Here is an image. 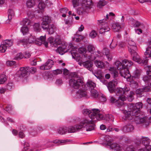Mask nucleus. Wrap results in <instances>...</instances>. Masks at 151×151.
Returning a JSON list of instances; mask_svg holds the SVG:
<instances>
[{
  "label": "nucleus",
  "mask_w": 151,
  "mask_h": 151,
  "mask_svg": "<svg viewBox=\"0 0 151 151\" xmlns=\"http://www.w3.org/2000/svg\"><path fill=\"white\" fill-rule=\"evenodd\" d=\"M29 67H26L21 68L17 73V75L19 77L22 78L25 77L27 74Z\"/></svg>",
  "instance_id": "dca6fc26"
},
{
  "label": "nucleus",
  "mask_w": 151,
  "mask_h": 151,
  "mask_svg": "<svg viewBox=\"0 0 151 151\" xmlns=\"http://www.w3.org/2000/svg\"><path fill=\"white\" fill-rule=\"evenodd\" d=\"M52 72L54 75H56L61 73L62 71L60 70L57 69L53 70Z\"/></svg>",
  "instance_id": "bf43d9fd"
},
{
  "label": "nucleus",
  "mask_w": 151,
  "mask_h": 151,
  "mask_svg": "<svg viewBox=\"0 0 151 151\" xmlns=\"http://www.w3.org/2000/svg\"><path fill=\"white\" fill-rule=\"evenodd\" d=\"M128 50L130 52L136 51L137 49L136 45L132 39L130 38L128 40Z\"/></svg>",
  "instance_id": "ddd939ff"
},
{
  "label": "nucleus",
  "mask_w": 151,
  "mask_h": 151,
  "mask_svg": "<svg viewBox=\"0 0 151 151\" xmlns=\"http://www.w3.org/2000/svg\"><path fill=\"white\" fill-rule=\"evenodd\" d=\"M35 4V2L34 0H29L27 1L26 5L28 8H31L33 7Z\"/></svg>",
  "instance_id": "e433bc0d"
},
{
  "label": "nucleus",
  "mask_w": 151,
  "mask_h": 151,
  "mask_svg": "<svg viewBox=\"0 0 151 151\" xmlns=\"http://www.w3.org/2000/svg\"><path fill=\"white\" fill-rule=\"evenodd\" d=\"M70 76L71 78L69 80L70 86L74 89L81 88L84 85L83 82L81 78L78 76L76 72L71 73Z\"/></svg>",
  "instance_id": "20e7f679"
},
{
  "label": "nucleus",
  "mask_w": 151,
  "mask_h": 151,
  "mask_svg": "<svg viewBox=\"0 0 151 151\" xmlns=\"http://www.w3.org/2000/svg\"><path fill=\"white\" fill-rule=\"evenodd\" d=\"M151 90V88L149 87L145 86L142 88L137 89L136 91V93L138 96L141 97L143 96L142 93L144 92L149 91Z\"/></svg>",
  "instance_id": "2eb2a0df"
},
{
  "label": "nucleus",
  "mask_w": 151,
  "mask_h": 151,
  "mask_svg": "<svg viewBox=\"0 0 151 151\" xmlns=\"http://www.w3.org/2000/svg\"><path fill=\"white\" fill-rule=\"evenodd\" d=\"M92 121L87 119H82L78 124L74 126H70L68 128V133H74L78 131L82 128H86V131H91L94 129V127L92 125Z\"/></svg>",
  "instance_id": "f257e3e1"
},
{
  "label": "nucleus",
  "mask_w": 151,
  "mask_h": 151,
  "mask_svg": "<svg viewBox=\"0 0 151 151\" xmlns=\"http://www.w3.org/2000/svg\"><path fill=\"white\" fill-rule=\"evenodd\" d=\"M82 113L84 115H88L89 117L91 119H86L92 121V123L91 124L94 127V126L93 124L94 122L97 120L104 119L103 115L100 113V111L98 109H94L91 111L88 109H84L82 111Z\"/></svg>",
  "instance_id": "7ed1b4c3"
},
{
  "label": "nucleus",
  "mask_w": 151,
  "mask_h": 151,
  "mask_svg": "<svg viewBox=\"0 0 151 151\" xmlns=\"http://www.w3.org/2000/svg\"><path fill=\"white\" fill-rule=\"evenodd\" d=\"M95 64L99 68H103L105 67V64L101 61L96 60L95 62Z\"/></svg>",
  "instance_id": "cd10ccee"
},
{
  "label": "nucleus",
  "mask_w": 151,
  "mask_h": 151,
  "mask_svg": "<svg viewBox=\"0 0 151 151\" xmlns=\"http://www.w3.org/2000/svg\"><path fill=\"white\" fill-rule=\"evenodd\" d=\"M7 48V46L5 45L4 44L3 42H2L0 46V52H4L6 51Z\"/></svg>",
  "instance_id": "79ce46f5"
},
{
  "label": "nucleus",
  "mask_w": 151,
  "mask_h": 151,
  "mask_svg": "<svg viewBox=\"0 0 151 151\" xmlns=\"http://www.w3.org/2000/svg\"><path fill=\"white\" fill-rule=\"evenodd\" d=\"M124 115L122 117V120L124 121L127 119L131 120L133 119V117L132 116L131 113V112L129 111H127L125 110L124 111Z\"/></svg>",
  "instance_id": "aec40b11"
},
{
  "label": "nucleus",
  "mask_w": 151,
  "mask_h": 151,
  "mask_svg": "<svg viewBox=\"0 0 151 151\" xmlns=\"http://www.w3.org/2000/svg\"><path fill=\"white\" fill-rule=\"evenodd\" d=\"M111 74L114 77V78H115L118 76L119 73L118 71H117L116 68L113 66H112L109 67V69Z\"/></svg>",
  "instance_id": "4be33fe9"
},
{
  "label": "nucleus",
  "mask_w": 151,
  "mask_h": 151,
  "mask_svg": "<svg viewBox=\"0 0 151 151\" xmlns=\"http://www.w3.org/2000/svg\"><path fill=\"white\" fill-rule=\"evenodd\" d=\"M6 76L4 74L0 75V84H3L6 81Z\"/></svg>",
  "instance_id": "37998d69"
},
{
  "label": "nucleus",
  "mask_w": 151,
  "mask_h": 151,
  "mask_svg": "<svg viewBox=\"0 0 151 151\" xmlns=\"http://www.w3.org/2000/svg\"><path fill=\"white\" fill-rule=\"evenodd\" d=\"M72 3L74 7L78 6L79 4L78 0H73Z\"/></svg>",
  "instance_id": "4d7b16f0"
},
{
  "label": "nucleus",
  "mask_w": 151,
  "mask_h": 151,
  "mask_svg": "<svg viewBox=\"0 0 151 151\" xmlns=\"http://www.w3.org/2000/svg\"><path fill=\"white\" fill-rule=\"evenodd\" d=\"M30 22V21L28 19H24L22 21V22L20 23V24L21 25H24L27 24H28L29 22Z\"/></svg>",
  "instance_id": "5fc2aeb1"
},
{
  "label": "nucleus",
  "mask_w": 151,
  "mask_h": 151,
  "mask_svg": "<svg viewBox=\"0 0 151 151\" xmlns=\"http://www.w3.org/2000/svg\"><path fill=\"white\" fill-rule=\"evenodd\" d=\"M13 86V84L12 82H9L7 83L6 86V89L10 90Z\"/></svg>",
  "instance_id": "e2e57ef3"
},
{
  "label": "nucleus",
  "mask_w": 151,
  "mask_h": 151,
  "mask_svg": "<svg viewBox=\"0 0 151 151\" xmlns=\"http://www.w3.org/2000/svg\"><path fill=\"white\" fill-rule=\"evenodd\" d=\"M122 64L123 68L128 69L132 65L133 63L131 60L125 59L122 61Z\"/></svg>",
  "instance_id": "b1692460"
},
{
  "label": "nucleus",
  "mask_w": 151,
  "mask_h": 151,
  "mask_svg": "<svg viewBox=\"0 0 151 151\" xmlns=\"http://www.w3.org/2000/svg\"><path fill=\"white\" fill-rule=\"evenodd\" d=\"M78 51L80 53L83 54V55L84 57H85V58H87V57L84 56L86 52H87L86 48L84 47L80 48L79 49Z\"/></svg>",
  "instance_id": "c03bdc74"
},
{
  "label": "nucleus",
  "mask_w": 151,
  "mask_h": 151,
  "mask_svg": "<svg viewBox=\"0 0 151 151\" xmlns=\"http://www.w3.org/2000/svg\"><path fill=\"white\" fill-rule=\"evenodd\" d=\"M134 92L132 91H131L130 94L127 96V99L129 101L131 102L132 101L134 98Z\"/></svg>",
  "instance_id": "a18cd8bd"
},
{
  "label": "nucleus",
  "mask_w": 151,
  "mask_h": 151,
  "mask_svg": "<svg viewBox=\"0 0 151 151\" xmlns=\"http://www.w3.org/2000/svg\"><path fill=\"white\" fill-rule=\"evenodd\" d=\"M101 56L102 55V54L105 55L107 59L109 60H111L112 58V55L110 54V51L107 48L104 47L102 50V53L101 52Z\"/></svg>",
  "instance_id": "6ab92c4d"
},
{
  "label": "nucleus",
  "mask_w": 151,
  "mask_h": 151,
  "mask_svg": "<svg viewBox=\"0 0 151 151\" xmlns=\"http://www.w3.org/2000/svg\"><path fill=\"white\" fill-rule=\"evenodd\" d=\"M85 3H84L86 8L91 9L93 6V3L92 0H84Z\"/></svg>",
  "instance_id": "bb28decb"
},
{
  "label": "nucleus",
  "mask_w": 151,
  "mask_h": 151,
  "mask_svg": "<svg viewBox=\"0 0 151 151\" xmlns=\"http://www.w3.org/2000/svg\"><path fill=\"white\" fill-rule=\"evenodd\" d=\"M116 95L119 96L118 101L121 100L122 101H124L126 100V98L124 94V91H123V88H117L116 90Z\"/></svg>",
  "instance_id": "1a4fd4ad"
},
{
  "label": "nucleus",
  "mask_w": 151,
  "mask_h": 151,
  "mask_svg": "<svg viewBox=\"0 0 151 151\" xmlns=\"http://www.w3.org/2000/svg\"><path fill=\"white\" fill-rule=\"evenodd\" d=\"M123 129L124 131L125 132L132 131L134 129V127L132 125H128L125 126Z\"/></svg>",
  "instance_id": "72a5a7b5"
},
{
  "label": "nucleus",
  "mask_w": 151,
  "mask_h": 151,
  "mask_svg": "<svg viewBox=\"0 0 151 151\" xmlns=\"http://www.w3.org/2000/svg\"><path fill=\"white\" fill-rule=\"evenodd\" d=\"M54 65V62L51 59H48L44 65L40 66V69L42 70H47L50 69Z\"/></svg>",
  "instance_id": "f8f14e48"
},
{
  "label": "nucleus",
  "mask_w": 151,
  "mask_h": 151,
  "mask_svg": "<svg viewBox=\"0 0 151 151\" xmlns=\"http://www.w3.org/2000/svg\"><path fill=\"white\" fill-rule=\"evenodd\" d=\"M73 58L78 62V64L80 66L82 65V63L85 59V57L83 55L81 57L77 53L72 52L71 53Z\"/></svg>",
  "instance_id": "9d476101"
},
{
  "label": "nucleus",
  "mask_w": 151,
  "mask_h": 151,
  "mask_svg": "<svg viewBox=\"0 0 151 151\" xmlns=\"http://www.w3.org/2000/svg\"><path fill=\"white\" fill-rule=\"evenodd\" d=\"M33 27L35 31H40V24L39 23H35Z\"/></svg>",
  "instance_id": "8fccbe9b"
},
{
  "label": "nucleus",
  "mask_w": 151,
  "mask_h": 151,
  "mask_svg": "<svg viewBox=\"0 0 151 151\" xmlns=\"http://www.w3.org/2000/svg\"><path fill=\"white\" fill-rule=\"evenodd\" d=\"M119 73L121 76L126 79L129 78L131 77L128 69L123 68L119 70Z\"/></svg>",
  "instance_id": "f3484780"
},
{
  "label": "nucleus",
  "mask_w": 151,
  "mask_h": 151,
  "mask_svg": "<svg viewBox=\"0 0 151 151\" xmlns=\"http://www.w3.org/2000/svg\"><path fill=\"white\" fill-rule=\"evenodd\" d=\"M143 80L145 82L148 83L151 82V76L147 75V76H145L143 77Z\"/></svg>",
  "instance_id": "49530a36"
},
{
  "label": "nucleus",
  "mask_w": 151,
  "mask_h": 151,
  "mask_svg": "<svg viewBox=\"0 0 151 151\" xmlns=\"http://www.w3.org/2000/svg\"><path fill=\"white\" fill-rule=\"evenodd\" d=\"M117 45V43L114 42H112L110 44V46L111 48L112 49H114Z\"/></svg>",
  "instance_id": "774afa93"
},
{
  "label": "nucleus",
  "mask_w": 151,
  "mask_h": 151,
  "mask_svg": "<svg viewBox=\"0 0 151 151\" xmlns=\"http://www.w3.org/2000/svg\"><path fill=\"white\" fill-rule=\"evenodd\" d=\"M48 28L47 31L50 34H53L56 29V27L54 24L50 25Z\"/></svg>",
  "instance_id": "c756f323"
},
{
  "label": "nucleus",
  "mask_w": 151,
  "mask_h": 151,
  "mask_svg": "<svg viewBox=\"0 0 151 151\" xmlns=\"http://www.w3.org/2000/svg\"><path fill=\"white\" fill-rule=\"evenodd\" d=\"M25 48L29 47L30 44L35 43L39 45L43 43L45 47H47L48 43L45 41V36H41L39 38H36L35 36L32 35H30L28 39L24 38L20 41Z\"/></svg>",
  "instance_id": "f03ea898"
},
{
  "label": "nucleus",
  "mask_w": 151,
  "mask_h": 151,
  "mask_svg": "<svg viewBox=\"0 0 151 151\" xmlns=\"http://www.w3.org/2000/svg\"><path fill=\"white\" fill-rule=\"evenodd\" d=\"M124 109L128 107L129 110H130V111L131 112V114L133 117V118H134V116L139 115V110L135 108L133 104H130L128 106L126 104L124 105Z\"/></svg>",
  "instance_id": "6e6552de"
},
{
  "label": "nucleus",
  "mask_w": 151,
  "mask_h": 151,
  "mask_svg": "<svg viewBox=\"0 0 151 151\" xmlns=\"http://www.w3.org/2000/svg\"><path fill=\"white\" fill-rule=\"evenodd\" d=\"M2 42L4 44L7 46V47L11 46L13 43V41L12 40H6Z\"/></svg>",
  "instance_id": "7c9ffc66"
},
{
  "label": "nucleus",
  "mask_w": 151,
  "mask_h": 151,
  "mask_svg": "<svg viewBox=\"0 0 151 151\" xmlns=\"http://www.w3.org/2000/svg\"><path fill=\"white\" fill-rule=\"evenodd\" d=\"M87 49V50L84 56L87 57V58L91 60H95L97 57H99L101 55L100 51L95 52V48L92 45H88Z\"/></svg>",
  "instance_id": "39448f33"
},
{
  "label": "nucleus",
  "mask_w": 151,
  "mask_h": 151,
  "mask_svg": "<svg viewBox=\"0 0 151 151\" xmlns=\"http://www.w3.org/2000/svg\"><path fill=\"white\" fill-rule=\"evenodd\" d=\"M140 116H139V115H138L136 116H134V118L133 119H134V120L137 124H139V120L140 119Z\"/></svg>",
  "instance_id": "052dcab7"
},
{
  "label": "nucleus",
  "mask_w": 151,
  "mask_h": 151,
  "mask_svg": "<svg viewBox=\"0 0 151 151\" xmlns=\"http://www.w3.org/2000/svg\"><path fill=\"white\" fill-rule=\"evenodd\" d=\"M110 30V28L106 25V26L103 27L101 28L100 30V32L102 34L105 32L109 31Z\"/></svg>",
  "instance_id": "ea45409f"
},
{
  "label": "nucleus",
  "mask_w": 151,
  "mask_h": 151,
  "mask_svg": "<svg viewBox=\"0 0 151 151\" xmlns=\"http://www.w3.org/2000/svg\"><path fill=\"white\" fill-rule=\"evenodd\" d=\"M147 71V75L151 76V66H148L146 68Z\"/></svg>",
  "instance_id": "69168bd1"
},
{
  "label": "nucleus",
  "mask_w": 151,
  "mask_h": 151,
  "mask_svg": "<svg viewBox=\"0 0 151 151\" xmlns=\"http://www.w3.org/2000/svg\"><path fill=\"white\" fill-rule=\"evenodd\" d=\"M28 70L30 73L33 74L36 72V69L35 68L31 67Z\"/></svg>",
  "instance_id": "338daca9"
},
{
  "label": "nucleus",
  "mask_w": 151,
  "mask_h": 151,
  "mask_svg": "<svg viewBox=\"0 0 151 151\" xmlns=\"http://www.w3.org/2000/svg\"><path fill=\"white\" fill-rule=\"evenodd\" d=\"M145 55L146 58H151V41L149 42L148 47L147 48Z\"/></svg>",
  "instance_id": "393cba45"
},
{
  "label": "nucleus",
  "mask_w": 151,
  "mask_h": 151,
  "mask_svg": "<svg viewBox=\"0 0 151 151\" xmlns=\"http://www.w3.org/2000/svg\"><path fill=\"white\" fill-rule=\"evenodd\" d=\"M50 23L47 22H45L43 21L42 22L41 26L44 29H47L50 25H49Z\"/></svg>",
  "instance_id": "09e8293b"
},
{
  "label": "nucleus",
  "mask_w": 151,
  "mask_h": 151,
  "mask_svg": "<svg viewBox=\"0 0 151 151\" xmlns=\"http://www.w3.org/2000/svg\"><path fill=\"white\" fill-rule=\"evenodd\" d=\"M117 84V83L114 81L110 82L108 83L107 87L110 93H112L114 91L115 87Z\"/></svg>",
  "instance_id": "a211bd4d"
},
{
  "label": "nucleus",
  "mask_w": 151,
  "mask_h": 151,
  "mask_svg": "<svg viewBox=\"0 0 151 151\" xmlns=\"http://www.w3.org/2000/svg\"><path fill=\"white\" fill-rule=\"evenodd\" d=\"M24 57V55L21 53L17 54L15 57V59L19 60L22 59Z\"/></svg>",
  "instance_id": "3c124183"
},
{
  "label": "nucleus",
  "mask_w": 151,
  "mask_h": 151,
  "mask_svg": "<svg viewBox=\"0 0 151 151\" xmlns=\"http://www.w3.org/2000/svg\"><path fill=\"white\" fill-rule=\"evenodd\" d=\"M88 58H85L83 61L82 63V65H83L84 67L86 68L88 70L90 71L93 73V68L92 67L93 66V63L91 61L87 60Z\"/></svg>",
  "instance_id": "9b49d317"
},
{
  "label": "nucleus",
  "mask_w": 151,
  "mask_h": 151,
  "mask_svg": "<svg viewBox=\"0 0 151 151\" xmlns=\"http://www.w3.org/2000/svg\"><path fill=\"white\" fill-rule=\"evenodd\" d=\"M91 95L92 97L96 98L98 97L99 94L96 90L94 89H91Z\"/></svg>",
  "instance_id": "58836bf2"
},
{
  "label": "nucleus",
  "mask_w": 151,
  "mask_h": 151,
  "mask_svg": "<svg viewBox=\"0 0 151 151\" xmlns=\"http://www.w3.org/2000/svg\"><path fill=\"white\" fill-rule=\"evenodd\" d=\"M29 29L28 27L26 26H23L21 29V31L23 33V35H25L28 32Z\"/></svg>",
  "instance_id": "de8ad7c7"
},
{
  "label": "nucleus",
  "mask_w": 151,
  "mask_h": 151,
  "mask_svg": "<svg viewBox=\"0 0 151 151\" xmlns=\"http://www.w3.org/2000/svg\"><path fill=\"white\" fill-rule=\"evenodd\" d=\"M141 73V71L140 70H137L133 73V77L135 78H138L140 76Z\"/></svg>",
  "instance_id": "a19ab883"
},
{
  "label": "nucleus",
  "mask_w": 151,
  "mask_h": 151,
  "mask_svg": "<svg viewBox=\"0 0 151 151\" xmlns=\"http://www.w3.org/2000/svg\"><path fill=\"white\" fill-rule=\"evenodd\" d=\"M49 42L54 47H56L61 43V40L58 36H56L54 40L52 37H50L48 39Z\"/></svg>",
  "instance_id": "4468645a"
},
{
  "label": "nucleus",
  "mask_w": 151,
  "mask_h": 151,
  "mask_svg": "<svg viewBox=\"0 0 151 151\" xmlns=\"http://www.w3.org/2000/svg\"><path fill=\"white\" fill-rule=\"evenodd\" d=\"M97 35L96 32L94 30H92L90 34V36L92 38H94Z\"/></svg>",
  "instance_id": "680f3d73"
},
{
  "label": "nucleus",
  "mask_w": 151,
  "mask_h": 151,
  "mask_svg": "<svg viewBox=\"0 0 151 151\" xmlns=\"http://www.w3.org/2000/svg\"><path fill=\"white\" fill-rule=\"evenodd\" d=\"M87 86L89 88L92 89L96 87V84L91 81H88L86 83Z\"/></svg>",
  "instance_id": "c9c22d12"
},
{
  "label": "nucleus",
  "mask_w": 151,
  "mask_h": 151,
  "mask_svg": "<svg viewBox=\"0 0 151 151\" xmlns=\"http://www.w3.org/2000/svg\"><path fill=\"white\" fill-rule=\"evenodd\" d=\"M115 64L116 65L117 69L119 70L123 68L122 63L119 60L116 61L115 63Z\"/></svg>",
  "instance_id": "4c0bfd02"
},
{
  "label": "nucleus",
  "mask_w": 151,
  "mask_h": 151,
  "mask_svg": "<svg viewBox=\"0 0 151 151\" xmlns=\"http://www.w3.org/2000/svg\"><path fill=\"white\" fill-rule=\"evenodd\" d=\"M68 132V127H59L57 129V133L60 134H65Z\"/></svg>",
  "instance_id": "a878e982"
},
{
  "label": "nucleus",
  "mask_w": 151,
  "mask_h": 151,
  "mask_svg": "<svg viewBox=\"0 0 151 151\" xmlns=\"http://www.w3.org/2000/svg\"><path fill=\"white\" fill-rule=\"evenodd\" d=\"M71 141L70 139H63L60 140V143L62 144V145H64L67 144L68 142H70Z\"/></svg>",
  "instance_id": "13d9d810"
},
{
  "label": "nucleus",
  "mask_w": 151,
  "mask_h": 151,
  "mask_svg": "<svg viewBox=\"0 0 151 151\" xmlns=\"http://www.w3.org/2000/svg\"><path fill=\"white\" fill-rule=\"evenodd\" d=\"M134 150L135 148L133 146H129L127 147L126 150L125 151H134Z\"/></svg>",
  "instance_id": "0e129e2a"
},
{
  "label": "nucleus",
  "mask_w": 151,
  "mask_h": 151,
  "mask_svg": "<svg viewBox=\"0 0 151 151\" xmlns=\"http://www.w3.org/2000/svg\"><path fill=\"white\" fill-rule=\"evenodd\" d=\"M150 140L147 137H142V145H146L149 144L150 142Z\"/></svg>",
  "instance_id": "f704fd0d"
},
{
  "label": "nucleus",
  "mask_w": 151,
  "mask_h": 151,
  "mask_svg": "<svg viewBox=\"0 0 151 151\" xmlns=\"http://www.w3.org/2000/svg\"><path fill=\"white\" fill-rule=\"evenodd\" d=\"M80 89L76 92V96L78 98H81L83 97H86L87 93L86 91L83 89Z\"/></svg>",
  "instance_id": "412c9836"
},
{
  "label": "nucleus",
  "mask_w": 151,
  "mask_h": 151,
  "mask_svg": "<svg viewBox=\"0 0 151 151\" xmlns=\"http://www.w3.org/2000/svg\"><path fill=\"white\" fill-rule=\"evenodd\" d=\"M133 57V60L135 62L140 64H146L148 62V60L147 58H145L144 60H142L139 57V56L137 53L136 52V51H134L130 52Z\"/></svg>",
  "instance_id": "0eeeda50"
},
{
  "label": "nucleus",
  "mask_w": 151,
  "mask_h": 151,
  "mask_svg": "<svg viewBox=\"0 0 151 151\" xmlns=\"http://www.w3.org/2000/svg\"><path fill=\"white\" fill-rule=\"evenodd\" d=\"M109 136L106 135L105 137L106 144L110 146V148L116 151H119L122 150L121 145H119L116 143H112V140L109 139Z\"/></svg>",
  "instance_id": "423d86ee"
},
{
  "label": "nucleus",
  "mask_w": 151,
  "mask_h": 151,
  "mask_svg": "<svg viewBox=\"0 0 151 151\" xmlns=\"http://www.w3.org/2000/svg\"><path fill=\"white\" fill-rule=\"evenodd\" d=\"M67 46L65 44H64L63 45L60 46L58 47L57 49V51H58L60 54L63 55V53L67 52L68 49L66 48Z\"/></svg>",
  "instance_id": "5701e85b"
},
{
  "label": "nucleus",
  "mask_w": 151,
  "mask_h": 151,
  "mask_svg": "<svg viewBox=\"0 0 151 151\" xmlns=\"http://www.w3.org/2000/svg\"><path fill=\"white\" fill-rule=\"evenodd\" d=\"M112 29L114 32H118L121 29V27L118 23H116L113 24Z\"/></svg>",
  "instance_id": "473e14b6"
},
{
  "label": "nucleus",
  "mask_w": 151,
  "mask_h": 151,
  "mask_svg": "<svg viewBox=\"0 0 151 151\" xmlns=\"http://www.w3.org/2000/svg\"><path fill=\"white\" fill-rule=\"evenodd\" d=\"M107 1L105 0H99L98 2L97 7L98 8H101L107 4Z\"/></svg>",
  "instance_id": "c85d7f7f"
},
{
  "label": "nucleus",
  "mask_w": 151,
  "mask_h": 151,
  "mask_svg": "<svg viewBox=\"0 0 151 151\" xmlns=\"http://www.w3.org/2000/svg\"><path fill=\"white\" fill-rule=\"evenodd\" d=\"M38 7L40 9H43L45 7V4L43 2L41 1L39 3Z\"/></svg>",
  "instance_id": "6e6d98bb"
},
{
  "label": "nucleus",
  "mask_w": 151,
  "mask_h": 151,
  "mask_svg": "<svg viewBox=\"0 0 151 151\" xmlns=\"http://www.w3.org/2000/svg\"><path fill=\"white\" fill-rule=\"evenodd\" d=\"M43 21L45 22L50 23L51 21V18L48 16H45L43 17Z\"/></svg>",
  "instance_id": "864d4df0"
},
{
  "label": "nucleus",
  "mask_w": 151,
  "mask_h": 151,
  "mask_svg": "<svg viewBox=\"0 0 151 151\" xmlns=\"http://www.w3.org/2000/svg\"><path fill=\"white\" fill-rule=\"evenodd\" d=\"M134 107L135 108L139 110L140 108H142V104L141 102L137 103L135 105H134Z\"/></svg>",
  "instance_id": "603ef678"
},
{
  "label": "nucleus",
  "mask_w": 151,
  "mask_h": 151,
  "mask_svg": "<svg viewBox=\"0 0 151 151\" xmlns=\"http://www.w3.org/2000/svg\"><path fill=\"white\" fill-rule=\"evenodd\" d=\"M8 20L9 22L14 16V11L12 9H9L8 12Z\"/></svg>",
  "instance_id": "2f4dec72"
}]
</instances>
